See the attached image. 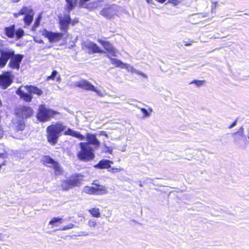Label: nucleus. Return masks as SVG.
Instances as JSON below:
<instances>
[{
    "instance_id": "1",
    "label": "nucleus",
    "mask_w": 249,
    "mask_h": 249,
    "mask_svg": "<svg viewBox=\"0 0 249 249\" xmlns=\"http://www.w3.org/2000/svg\"><path fill=\"white\" fill-rule=\"evenodd\" d=\"M66 128L65 126L59 123L49 126L46 131L48 142L52 145L56 144L60 136V133L65 130Z\"/></svg>"
},
{
    "instance_id": "2",
    "label": "nucleus",
    "mask_w": 249,
    "mask_h": 249,
    "mask_svg": "<svg viewBox=\"0 0 249 249\" xmlns=\"http://www.w3.org/2000/svg\"><path fill=\"white\" fill-rule=\"evenodd\" d=\"M80 151L77 154L78 158L83 161H89L94 158V150L89 143L81 142L79 143Z\"/></svg>"
},
{
    "instance_id": "3",
    "label": "nucleus",
    "mask_w": 249,
    "mask_h": 249,
    "mask_svg": "<svg viewBox=\"0 0 249 249\" xmlns=\"http://www.w3.org/2000/svg\"><path fill=\"white\" fill-rule=\"evenodd\" d=\"M83 180V176L79 174H75L71 176L68 179L62 182L61 187L64 190H68L74 186L81 184Z\"/></svg>"
},
{
    "instance_id": "4",
    "label": "nucleus",
    "mask_w": 249,
    "mask_h": 249,
    "mask_svg": "<svg viewBox=\"0 0 249 249\" xmlns=\"http://www.w3.org/2000/svg\"><path fill=\"white\" fill-rule=\"evenodd\" d=\"M107 56L108 58H110L111 64L115 65L116 67L125 69L126 70H127L128 71H129L131 73H135L137 75H141L142 77L145 79L147 78L148 77L146 74H145V73H144L143 72L140 71L136 70L131 65L127 64L124 63L120 60L111 58L109 55H107Z\"/></svg>"
},
{
    "instance_id": "5",
    "label": "nucleus",
    "mask_w": 249,
    "mask_h": 249,
    "mask_svg": "<svg viewBox=\"0 0 249 249\" xmlns=\"http://www.w3.org/2000/svg\"><path fill=\"white\" fill-rule=\"evenodd\" d=\"M73 85L75 87H78L85 90L94 91L99 96H102L103 95L100 90L97 89L92 84L86 80L82 79L76 81Z\"/></svg>"
},
{
    "instance_id": "6",
    "label": "nucleus",
    "mask_w": 249,
    "mask_h": 249,
    "mask_svg": "<svg viewBox=\"0 0 249 249\" xmlns=\"http://www.w3.org/2000/svg\"><path fill=\"white\" fill-rule=\"evenodd\" d=\"M57 112L56 111L47 108L42 105L39 106L38 112L37 114V118L40 121L46 122L48 121Z\"/></svg>"
},
{
    "instance_id": "7",
    "label": "nucleus",
    "mask_w": 249,
    "mask_h": 249,
    "mask_svg": "<svg viewBox=\"0 0 249 249\" xmlns=\"http://www.w3.org/2000/svg\"><path fill=\"white\" fill-rule=\"evenodd\" d=\"M4 34L10 38H15L18 40L23 36L24 32L21 28H18L16 31L15 25H12L4 28Z\"/></svg>"
},
{
    "instance_id": "8",
    "label": "nucleus",
    "mask_w": 249,
    "mask_h": 249,
    "mask_svg": "<svg viewBox=\"0 0 249 249\" xmlns=\"http://www.w3.org/2000/svg\"><path fill=\"white\" fill-rule=\"evenodd\" d=\"M14 51L10 48L0 49V67L5 66L9 58L15 55Z\"/></svg>"
},
{
    "instance_id": "9",
    "label": "nucleus",
    "mask_w": 249,
    "mask_h": 249,
    "mask_svg": "<svg viewBox=\"0 0 249 249\" xmlns=\"http://www.w3.org/2000/svg\"><path fill=\"white\" fill-rule=\"evenodd\" d=\"M33 113V110L29 107L19 106L16 109V115L22 119L27 118L32 116Z\"/></svg>"
},
{
    "instance_id": "10",
    "label": "nucleus",
    "mask_w": 249,
    "mask_h": 249,
    "mask_svg": "<svg viewBox=\"0 0 249 249\" xmlns=\"http://www.w3.org/2000/svg\"><path fill=\"white\" fill-rule=\"evenodd\" d=\"M43 35L48 38L50 42H57L60 40L63 34L61 33H53L45 30L43 32Z\"/></svg>"
},
{
    "instance_id": "11",
    "label": "nucleus",
    "mask_w": 249,
    "mask_h": 249,
    "mask_svg": "<svg viewBox=\"0 0 249 249\" xmlns=\"http://www.w3.org/2000/svg\"><path fill=\"white\" fill-rule=\"evenodd\" d=\"M84 47L89 53H103V51L95 43L87 42L84 43Z\"/></svg>"
},
{
    "instance_id": "12",
    "label": "nucleus",
    "mask_w": 249,
    "mask_h": 249,
    "mask_svg": "<svg viewBox=\"0 0 249 249\" xmlns=\"http://www.w3.org/2000/svg\"><path fill=\"white\" fill-rule=\"evenodd\" d=\"M98 42L102 45L105 49H106L112 56H115L117 53V50L114 48L109 42L104 40H99Z\"/></svg>"
},
{
    "instance_id": "13",
    "label": "nucleus",
    "mask_w": 249,
    "mask_h": 249,
    "mask_svg": "<svg viewBox=\"0 0 249 249\" xmlns=\"http://www.w3.org/2000/svg\"><path fill=\"white\" fill-rule=\"evenodd\" d=\"M23 56L20 54H16L12 57L9 62V66L13 69H18L19 68V64L21 61Z\"/></svg>"
},
{
    "instance_id": "14",
    "label": "nucleus",
    "mask_w": 249,
    "mask_h": 249,
    "mask_svg": "<svg viewBox=\"0 0 249 249\" xmlns=\"http://www.w3.org/2000/svg\"><path fill=\"white\" fill-rule=\"evenodd\" d=\"M12 83V79L8 73L3 74L0 76V86L3 89H6Z\"/></svg>"
},
{
    "instance_id": "15",
    "label": "nucleus",
    "mask_w": 249,
    "mask_h": 249,
    "mask_svg": "<svg viewBox=\"0 0 249 249\" xmlns=\"http://www.w3.org/2000/svg\"><path fill=\"white\" fill-rule=\"evenodd\" d=\"M70 21L71 18L69 15H66L63 18L59 17V24L61 30L67 31Z\"/></svg>"
},
{
    "instance_id": "16",
    "label": "nucleus",
    "mask_w": 249,
    "mask_h": 249,
    "mask_svg": "<svg viewBox=\"0 0 249 249\" xmlns=\"http://www.w3.org/2000/svg\"><path fill=\"white\" fill-rule=\"evenodd\" d=\"M86 140L87 141L86 143H89V145L91 144L93 145L95 148L99 147L100 142L97 139L95 135L87 133L86 135Z\"/></svg>"
},
{
    "instance_id": "17",
    "label": "nucleus",
    "mask_w": 249,
    "mask_h": 249,
    "mask_svg": "<svg viewBox=\"0 0 249 249\" xmlns=\"http://www.w3.org/2000/svg\"><path fill=\"white\" fill-rule=\"evenodd\" d=\"M116 7L112 6L103 9L101 11V14L107 18H111L116 13Z\"/></svg>"
},
{
    "instance_id": "18",
    "label": "nucleus",
    "mask_w": 249,
    "mask_h": 249,
    "mask_svg": "<svg viewBox=\"0 0 249 249\" xmlns=\"http://www.w3.org/2000/svg\"><path fill=\"white\" fill-rule=\"evenodd\" d=\"M34 13L31 6H24L19 10L18 13H14V16L18 18L20 15H29Z\"/></svg>"
},
{
    "instance_id": "19",
    "label": "nucleus",
    "mask_w": 249,
    "mask_h": 249,
    "mask_svg": "<svg viewBox=\"0 0 249 249\" xmlns=\"http://www.w3.org/2000/svg\"><path fill=\"white\" fill-rule=\"evenodd\" d=\"M92 185H94V189H95L94 195H103L108 193V190L106 186L94 183H93Z\"/></svg>"
},
{
    "instance_id": "20",
    "label": "nucleus",
    "mask_w": 249,
    "mask_h": 249,
    "mask_svg": "<svg viewBox=\"0 0 249 249\" xmlns=\"http://www.w3.org/2000/svg\"><path fill=\"white\" fill-rule=\"evenodd\" d=\"M23 87H20L17 91V94L19 95L24 101L28 102H31L32 96L30 94L25 93Z\"/></svg>"
},
{
    "instance_id": "21",
    "label": "nucleus",
    "mask_w": 249,
    "mask_h": 249,
    "mask_svg": "<svg viewBox=\"0 0 249 249\" xmlns=\"http://www.w3.org/2000/svg\"><path fill=\"white\" fill-rule=\"evenodd\" d=\"M112 163L113 161L109 160H102L97 164L95 165L94 167L99 169H108L111 167L110 164Z\"/></svg>"
},
{
    "instance_id": "22",
    "label": "nucleus",
    "mask_w": 249,
    "mask_h": 249,
    "mask_svg": "<svg viewBox=\"0 0 249 249\" xmlns=\"http://www.w3.org/2000/svg\"><path fill=\"white\" fill-rule=\"evenodd\" d=\"M23 88L25 90H27L30 94H36L39 96L41 95L43 93L42 91L40 89L35 86H26L23 87Z\"/></svg>"
},
{
    "instance_id": "23",
    "label": "nucleus",
    "mask_w": 249,
    "mask_h": 249,
    "mask_svg": "<svg viewBox=\"0 0 249 249\" xmlns=\"http://www.w3.org/2000/svg\"><path fill=\"white\" fill-rule=\"evenodd\" d=\"M64 134L65 135L72 136L78 139L80 141H83L85 139V136L81 134L80 132L74 131L70 128H68L67 130L65 132Z\"/></svg>"
},
{
    "instance_id": "24",
    "label": "nucleus",
    "mask_w": 249,
    "mask_h": 249,
    "mask_svg": "<svg viewBox=\"0 0 249 249\" xmlns=\"http://www.w3.org/2000/svg\"><path fill=\"white\" fill-rule=\"evenodd\" d=\"M42 163L45 165H48V166L50 167H52L53 164L55 162V161L51 158L49 156H46L43 157L42 160Z\"/></svg>"
},
{
    "instance_id": "25",
    "label": "nucleus",
    "mask_w": 249,
    "mask_h": 249,
    "mask_svg": "<svg viewBox=\"0 0 249 249\" xmlns=\"http://www.w3.org/2000/svg\"><path fill=\"white\" fill-rule=\"evenodd\" d=\"M55 78L57 82L60 81V75L58 74L56 71H53L52 72V74L50 76L47 77L46 80L47 81H49L50 80H54Z\"/></svg>"
},
{
    "instance_id": "26",
    "label": "nucleus",
    "mask_w": 249,
    "mask_h": 249,
    "mask_svg": "<svg viewBox=\"0 0 249 249\" xmlns=\"http://www.w3.org/2000/svg\"><path fill=\"white\" fill-rule=\"evenodd\" d=\"M63 219L60 217H53L50 222L49 224L54 227L59 226L63 223Z\"/></svg>"
},
{
    "instance_id": "27",
    "label": "nucleus",
    "mask_w": 249,
    "mask_h": 249,
    "mask_svg": "<svg viewBox=\"0 0 249 249\" xmlns=\"http://www.w3.org/2000/svg\"><path fill=\"white\" fill-rule=\"evenodd\" d=\"M25 124L22 121H19L17 124L14 123L12 126V127L16 131L23 130Z\"/></svg>"
},
{
    "instance_id": "28",
    "label": "nucleus",
    "mask_w": 249,
    "mask_h": 249,
    "mask_svg": "<svg viewBox=\"0 0 249 249\" xmlns=\"http://www.w3.org/2000/svg\"><path fill=\"white\" fill-rule=\"evenodd\" d=\"M88 211L90 213V214L96 218H99L101 216L100 210L99 208H93L89 209Z\"/></svg>"
},
{
    "instance_id": "29",
    "label": "nucleus",
    "mask_w": 249,
    "mask_h": 249,
    "mask_svg": "<svg viewBox=\"0 0 249 249\" xmlns=\"http://www.w3.org/2000/svg\"><path fill=\"white\" fill-rule=\"evenodd\" d=\"M34 15V13L24 16L23 21L26 26L30 25L31 23L32 22Z\"/></svg>"
},
{
    "instance_id": "30",
    "label": "nucleus",
    "mask_w": 249,
    "mask_h": 249,
    "mask_svg": "<svg viewBox=\"0 0 249 249\" xmlns=\"http://www.w3.org/2000/svg\"><path fill=\"white\" fill-rule=\"evenodd\" d=\"M54 170V173L56 175H60L62 173V169L58 162L55 161L54 163H53V166L52 167Z\"/></svg>"
},
{
    "instance_id": "31",
    "label": "nucleus",
    "mask_w": 249,
    "mask_h": 249,
    "mask_svg": "<svg viewBox=\"0 0 249 249\" xmlns=\"http://www.w3.org/2000/svg\"><path fill=\"white\" fill-rule=\"evenodd\" d=\"M95 189H94V185L93 186H85L83 189V192L88 194L94 195Z\"/></svg>"
},
{
    "instance_id": "32",
    "label": "nucleus",
    "mask_w": 249,
    "mask_h": 249,
    "mask_svg": "<svg viewBox=\"0 0 249 249\" xmlns=\"http://www.w3.org/2000/svg\"><path fill=\"white\" fill-rule=\"evenodd\" d=\"M205 83L204 80H194L191 82L190 84H195L196 87H200L203 85Z\"/></svg>"
},
{
    "instance_id": "33",
    "label": "nucleus",
    "mask_w": 249,
    "mask_h": 249,
    "mask_svg": "<svg viewBox=\"0 0 249 249\" xmlns=\"http://www.w3.org/2000/svg\"><path fill=\"white\" fill-rule=\"evenodd\" d=\"M141 111L142 112V113L143 114V115H144V117H148L149 116L150 114L152 112V109H149V111H148V110H147L145 108H142L141 109Z\"/></svg>"
},
{
    "instance_id": "34",
    "label": "nucleus",
    "mask_w": 249,
    "mask_h": 249,
    "mask_svg": "<svg viewBox=\"0 0 249 249\" xmlns=\"http://www.w3.org/2000/svg\"><path fill=\"white\" fill-rule=\"evenodd\" d=\"M88 225L90 227H94L97 225L96 221L94 219H89L88 222Z\"/></svg>"
},
{
    "instance_id": "35",
    "label": "nucleus",
    "mask_w": 249,
    "mask_h": 249,
    "mask_svg": "<svg viewBox=\"0 0 249 249\" xmlns=\"http://www.w3.org/2000/svg\"><path fill=\"white\" fill-rule=\"evenodd\" d=\"M123 170L122 168H111L108 170V171L113 173L120 172Z\"/></svg>"
},
{
    "instance_id": "36",
    "label": "nucleus",
    "mask_w": 249,
    "mask_h": 249,
    "mask_svg": "<svg viewBox=\"0 0 249 249\" xmlns=\"http://www.w3.org/2000/svg\"><path fill=\"white\" fill-rule=\"evenodd\" d=\"M40 19H41L40 17H38V18L36 19V20L34 23V25L33 26V30H35V29L39 26Z\"/></svg>"
},
{
    "instance_id": "37",
    "label": "nucleus",
    "mask_w": 249,
    "mask_h": 249,
    "mask_svg": "<svg viewBox=\"0 0 249 249\" xmlns=\"http://www.w3.org/2000/svg\"><path fill=\"white\" fill-rule=\"evenodd\" d=\"M234 135H238L239 136L243 137L244 136V130L243 127H241L238 132L234 134Z\"/></svg>"
},
{
    "instance_id": "38",
    "label": "nucleus",
    "mask_w": 249,
    "mask_h": 249,
    "mask_svg": "<svg viewBox=\"0 0 249 249\" xmlns=\"http://www.w3.org/2000/svg\"><path fill=\"white\" fill-rule=\"evenodd\" d=\"M74 225L73 224L70 223L67 226H64L60 228L61 230L65 231L68 229H71L73 227Z\"/></svg>"
},
{
    "instance_id": "39",
    "label": "nucleus",
    "mask_w": 249,
    "mask_h": 249,
    "mask_svg": "<svg viewBox=\"0 0 249 249\" xmlns=\"http://www.w3.org/2000/svg\"><path fill=\"white\" fill-rule=\"evenodd\" d=\"M168 2L176 5L178 4L180 2V1L179 0H169Z\"/></svg>"
},
{
    "instance_id": "40",
    "label": "nucleus",
    "mask_w": 249,
    "mask_h": 249,
    "mask_svg": "<svg viewBox=\"0 0 249 249\" xmlns=\"http://www.w3.org/2000/svg\"><path fill=\"white\" fill-rule=\"evenodd\" d=\"M105 148H106V149L105 151V152H108V153L111 154L112 151V149L111 148L107 147L106 145H105Z\"/></svg>"
},
{
    "instance_id": "41",
    "label": "nucleus",
    "mask_w": 249,
    "mask_h": 249,
    "mask_svg": "<svg viewBox=\"0 0 249 249\" xmlns=\"http://www.w3.org/2000/svg\"><path fill=\"white\" fill-rule=\"evenodd\" d=\"M100 135H103V136H105L106 138H108V136L107 134V133L105 131H100Z\"/></svg>"
},
{
    "instance_id": "42",
    "label": "nucleus",
    "mask_w": 249,
    "mask_h": 249,
    "mask_svg": "<svg viewBox=\"0 0 249 249\" xmlns=\"http://www.w3.org/2000/svg\"><path fill=\"white\" fill-rule=\"evenodd\" d=\"M194 42H195V41H194V40H192V41H191V43H187L186 42H184V45H185V46H189L191 45H192V43H194Z\"/></svg>"
},
{
    "instance_id": "43",
    "label": "nucleus",
    "mask_w": 249,
    "mask_h": 249,
    "mask_svg": "<svg viewBox=\"0 0 249 249\" xmlns=\"http://www.w3.org/2000/svg\"><path fill=\"white\" fill-rule=\"evenodd\" d=\"M236 124V121H235V122H234L229 127V128H232L233 126H234Z\"/></svg>"
},
{
    "instance_id": "44",
    "label": "nucleus",
    "mask_w": 249,
    "mask_h": 249,
    "mask_svg": "<svg viewBox=\"0 0 249 249\" xmlns=\"http://www.w3.org/2000/svg\"><path fill=\"white\" fill-rule=\"evenodd\" d=\"M156 0L160 3H163L166 1V0Z\"/></svg>"
},
{
    "instance_id": "45",
    "label": "nucleus",
    "mask_w": 249,
    "mask_h": 249,
    "mask_svg": "<svg viewBox=\"0 0 249 249\" xmlns=\"http://www.w3.org/2000/svg\"><path fill=\"white\" fill-rule=\"evenodd\" d=\"M146 1H147L148 3H151V4H152V3H153V0H146Z\"/></svg>"
},
{
    "instance_id": "46",
    "label": "nucleus",
    "mask_w": 249,
    "mask_h": 249,
    "mask_svg": "<svg viewBox=\"0 0 249 249\" xmlns=\"http://www.w3.org/2000/svg\"><path fill=\"white\" fill-rule=\"evenodd\" d=\"M247 137H248V139H249V129L248 130Z\"/></svg>"
},
{
    "instance_id": "47",
    "label": "nucleus",
    "mask_w": 249,
    "mask_h": 249,
    "mask_svg": "<svg viewBox=\"0 0 249 249\" xmlns=\"http://www.w3.org/2000/svg\"><path fill=\"white\" fill-rule=\"evenodd\" d=\"M39 43H42L43 42V40H40L39 41H38Z\"/></svg>"
},
{
    "instance_id": "48",
    "label": "nucleus",
    "mask_w": 249,
    "mask_h": 249,
    "mask_svg": "<svg viewBox=\"0 0 249 249\" xmlns=\"http://www.w3.org/2000/svg\"><path fill=\"white\" fill-rule=\"evenodd\" d=\"M2 234L0 233V239L2 240Z\"/></svg>"
},
{
    "instance_id": "49",
    "label": "nucleus",
    "mask_w": 249,
    "mask_h": 249,
    "mask_svg": "<svg viewBox=\"0 0 249 249\" xmlns=\"http://www.w3.org/2000/svg\"><path fill=\"white\" fill-rule=\"evenodd\" d=\"M19 1V0H15V2H18Z\"/></svg>"
},
{
    "instance_id": "50",
    "label": "nucleus",
    "mask_w": 249,
    "mask_h": 249,
    "mask_svg": "<svg viewBox=\"0 0 249 249\" xmlns=\"http://www.w3.org/2000/svg\"><path fill=\"white\" fill-rule=\"evenodd\" d=\"M1 105H2V103H1V101L0 100V107L1 106Z\"/></svg>"
},
{
    "instance_id": "51",
    "label": "nucleus",
    "mask_w": 249,
    "mask_h": 249,
    "mask_svg": "<svg viewBox=\"0 0 249 249\" xmlns=\"http://www.w3.org/2000/svg\"><path fill=\"white\" fill-rule=\"evenodd\" d=\"M84 235H88V234H84Z\"/></svg>"
}]
</instances>
